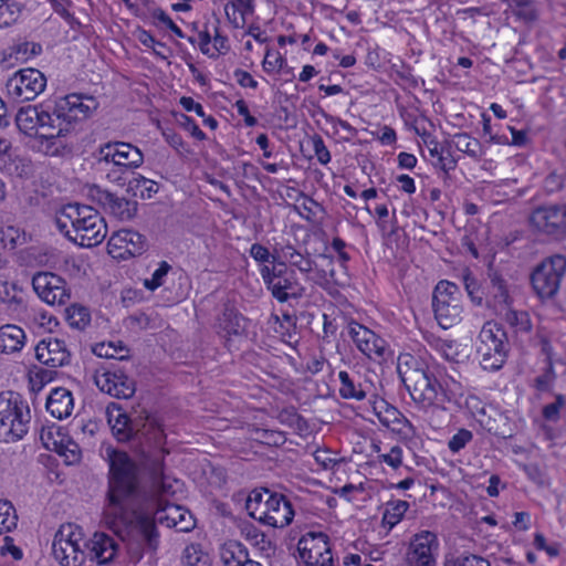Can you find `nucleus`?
<instances>
[{"instance_id":"nucleus-1","label":"nucleus","mask_w":566,"mask_h":566,"mask_svg":"<svg viewBox=\"0 0 566 566\" xmlns=\"http://www.w3.org/2000/svg\"><path fill=\"white\" fill-rule=\"evenodd\" d=\"M108 474L106 504L103 511L105 524L118 531L129 522L134 500L140 493L138 464L124 451L107 449Z\"/></svg>"},{"instance_id":"nucleus-2","label":"nucleus","mask_w":566,"mask_h":566,"mask_svg":"<svg viewBox=\"0 0 566 566\" xmlns=\"http://www.w3.org/2000/svg\"><path fill=\"white\" fill-rule=\"evenodd\" d=\"M143 465L150 478L151 491L155 495V521L166 527L175 528L177 532H190L193 530L196 520L189 510L159 499L160 495L168 493L171 488L165 482L164 450L160 449L156 454L145 457Z\"/></svg>"},{"instance_id":"nucleus-3","label":"nucleus","mask_w":566,"mask_h":566,"mask_svg":"<svg viewBox=\"0 0 566 566\" xmlns=\"http://www.w3.org/2000/svg\"><path fill=\"white\" fill-rule=\"evenodd\" d=\"M397 371L415 402L423 406L434 403L441 385L426 361L410 354H401Z\"/></svg>"},{"instance_id":"nucleus-4","label":"nucleus","mask_w":566,"mask_h":566,"mask_svg":"<svg viewBox=\"0 0 566 566\" xmlns=\"http://www.w3.org/2000/svg\"><path fill=\"white\" fill-rule=\"evenodd\" d=\"M111 406L107 408L109 410ZM108 422L116 439L120 442H135L142 447L144 454L149 453L153 448H160L165 442L163 429L147 418H129L118 412L116 418L108 411Z\"/></svg>"},{"instance_id":"nucleus-5","label":"nucleus","mask_w":566,"mask_h":566,"mask_svg":"<svg viewBox=\"0 0 566 566\" xmlns=\"http://www.w3.org/2000/svg\"><path fill=\"white\" fill-rule=\"evenodd\" d=\"M31 420L28 403L14 391L0 394V441L14 442L22 439Z\"/></svg>"},{"instance_id":"nucleus-6","label":"nucleus","mask_w":566,"mask_h":566,"mask_svg":"<svg viewBox=\"0 0 566 566\" xmlns=\"http://www.w3.org/2000/svg\"><path fill=\"white\" fill-rule=\"evenodd\" d=\"M566 274V258L554 254L545 258L531 273V284L542 301L555 298Z\"/></svg>"},{"instance_id":"nucleus-7","label":"nucleus","mask_w":566,"mask_h":566,"mask_svg":"<svg viewBox=\"0 0 566 566\" xmlns=\"http://www.w3.org/2000/svg\"><path fill=\"white\" fill-rule=\"evenodd\" d=\"M509 343L503 327L494 322H486L479 334L478 353L484 369L497 370L506 360Z\"/></svg>"},{"instance_id":"nucleus-8","label":"nucleus","mask_w":566,"mask_h":566,"mask_svg":"<svg viewBox=\"0 0 566 566\" xmlns=\"http://www.w3.org/2000/svg\"><path fill=\"white\" fill-rule=\"evenodd\" d=\"M528 221L536 231L563 239L566 237V203L538 206L531 212Z\"/></svg>"},{"instance_id":"nucleus-9","label":"nucleus","mask_w":566,"mask_h":566,"mask_svg":"<svg viewBox=\"0 0 566 566\" xmlns=\"http://www.w3.org/2000/svg\"><path fill=\"white\" fill-rule=\"evenodd\" d=\"M82 220L72 230L70 240L83 248L96 247L106 238L107 226L103 217L93 209L87 207L82 211Z\"/></svg>"},{"instance_id":"nucleus-10","label":"nucleus","mask_w":566,"mask_h":566,"mask_svg":"<svg viewBox=\"0 0 566 566\" xmlns=\"http://www.w3.org/2000/svg\"><path fill=\"white\" fill-rule=\"evenodd\" d=\"M32 286L38 296L50 305H65L71 297V290L66 281L52 272L34 274Z\"/></svg>"},{"instance_id":"nucleus-11","label":"nucleus","mask_w":566,"mask_h":566,"mask_svg":"<svg viewBox=\"0 0 566 566\" xmlns=\"http://www.w3.org/2000/svg\"><path fill=\"white\" fill-rule=\"evenodd\" d=\"M90 196L92 200L106 213L120 221H129L137 214L138 203L136 200L119 197L116 193L98 186H93L91 188Z\"/></svg>"},{"instance_id":"nucleus-12","label":"nucleus","mask_w":566,"mask_h":566,"mask_svg":"<svg viewBox=\"0 0 566 566\" xmlns=\"http://www.w3.org/2000/svg\"><path fill=\"white\" fill-rule=\"evenodd\" d=\"M300 557L307 566H331L333 556L328 536L322 532H308L297 543Z\"/></svg>"},{"instance_id":"nucleus-13","label":"nucleus","mask_w":566,"mask_h":566,"mask_svg":"<svg viewBox=\"0 0 566 566\" xmlns=\"http://www.w3.org/2000/svg\"><path fill=\"white\" fill-rule=\"evenodd\" d=\"M80 533L72 531V526H62L54 536L52 552L54 558L62 566H81L85 554L78 545Z\"/></svg>"},{"instance_id":"nucleus-14","label":"nucleus","mask_w":566,"mask_h":566,"mask_svg":"<svg viewBox=\"0 0 566 566\" xmlns=\"http://www.w3.org/2000/svg\"><path fill=\"white\" fill-rule=\"evenodd\" d=\"M46 80L36 69H24L17 72L7 82L10 95L21 101H32L45 88Z\"/></svg>"},{"instance_id":"nucleus-15","label":"nucleus","mask_w":566,"mask_h":566,"mask_svg":"<svg viewBox=\"0 0 566 566\" xmlns=\"http://www.w3.org/2000/svg\"><path fill=\"white\" fill-rule=\"evenodd\" d=\"M94 382L101 391L117 399H129L136 391L135 380L119 368L97 371L94 375Z\"/></svg>"},{"instance_id":"nucleus-16","label":"nucleus","mask_w":566,"mask_h":566,"mask_svg":"<svg viewBox=\"0 0 566 566\" xmlns=\"http://www.w3.org/2000/svg\"><path fill=\"white\" fill-rule=\"evenodd\" d=\"M438 547V539L434 533L421 531L415 534L409 543L403 566H436L432 554Z\"/></svg>"},{"instance_id":"nucleus-17","label":"nucleus","mask_w":566,"mask_h":566,"mask_svg":"<svg viewBox=\"0 0 566 566\" xmlns=\"http://www.w3.org/2000/svg\"><path fill=\"white\" fill-rule=\"evenodd\" d=\"M294 517L291 502L283 495H269L266 503L256 512V520L272 527L287 526Z\"/></svg>"},{"instance_id":"nucleus-18","label":"nucleus","mask_w":566,"mask_h":566,"mask_svg":"<svg viewBox=\"0 0 566 566\" xmlns=\"http://www.w3.org/2000/svg\"><path fill=\"white\" fill-rule=\"evenodd\" d=\"M57 104L59 112H62L70 129L74 123L91 117L98 107L95 97L75 93L66 95Z\"/></svg>"},{"instance_id":"nucleus-19","label":"nucleus","mask_w":566,"mask_h":566,"mask_svg":"<svg viewBox=\"0 0 566 566\" xmlns=\"http://www.w3.org/2000/svg\"><path fill=\"white\" fill-rule=\"evenodd\" d=\"M35 357L41 364L57 368L70 364L71 353L63 339L49 337L35 346Z\"/></svg>"},{"instance_id":"nucleus-20","label":"nucleus","mask_w":566,"mask_h":566,"mask_svg":"<svg viewBox=\"0 0 566 566\" xmlns=\"http://www.w3.org/2000/svg\"><path fill=\"white\" fill-rule=\"evenodd\" d=\"M277 275L269 290L272 296L280 303L286 302L289 298H298L303 289L300 286L296 274L293 270H289L284 262L279 263Z\"/></svg>"},{"instance_id":"nucleus-21","label":"nucleus","mask_w":566,"mask_h":566,"mask_svg":"<svg viewBox=\"0 0 566 566\" xmlns=\"http://www.w3.org/2000/svg\"><path fill=\"white\" fill-rule=\"evenodd\" d=\"M373 410L379 422L391 431L403 433L405 429L408 428L412 433L415 432L413 426L402 412L385 399H375L373 401Z\"/></svg>"},{"instance_id":"nucleus-22","label":"nucleus","mask_w":566,"mask_h":566,"mask_svg":"<svg viewBox=\"0 0 566 566\" xmlns=\"http://www.w3.org/2000/svg\"><path fill=\"white\" fill-rule=\"evenodd\" d=\"M69 132V124L62 116V112H59L57 103L52 112L41 105L38 137L49 140L64 136Z\"/></svg>"},{"instance_id":"nucleus-23","label":"nucleus","mask_w":566,"mask_h":566,"mask_svg":"<svg viewBox=\"0 0 566 566\" xmlns=\"http://www.w3.org/2000/svg\"><path fill=\"white\" fill-rule=\"evenodd\" d=\"M432 307L438 324L447 329L455 325L461 319L462 308L459 298H448L444 296L432 297Z\"/></svg>"},{"instance_id":"nucleus-24","label":"nucleus","mask_w":566,"mask_h":566,"mask_svg":"<svg viewBox=\"0 0 566 566\" xmlns=\"http://www.w3.org/2000/svg\"><path fill=\"white\" fill-rule=\"evenodd\" d=\"M117 543L115 539L105 533H95L87 543L91 559L97 564H108L112 562L117 552Z\"/></svg>"},{"instance_id":"nucleus-25","label":"nucleus","mask_w":566,"mask_h":566,"mask_svg":"<svg viewBox=\"0 0 566 566\" xmlns=\"http://www.w3.org/2000/svg\"><path fill=\"white\" fill-rule=\"evenodd\" d=\"M511 301L505 280L497 273L490 274L485 305L497 312L510 307Z\"/></svg>"},{"instance_id":"nucleus-26","label":"nucleus","mask_w":566,"mask_h":566,"mask_svg":"<svg viewBox=\"0 0 566 566\" xmlns=\"http://www.w3.org/2000/svg\"><path fill=\"white\" fill-rule=\"evenodd\" d=\"M72 392L65 388H54L46 399V410L56 419L69 417L73 410Z\"/></svg>"},{"instance_id":"nucleus-27","label":"nucleus","mask_w":566,"mask_h":566,"mask_svg":"<svg viewBox=\"0 0 566 566\" xmlns=\"http://www.w3.org/2000/svg\"><path fill=\"white\" fill-rule=\"evenodd\" d=\"M88 206L78 203H69L63 206L55 216V223L60 232H62L69 240L72 235V230L83 219L82 211L87 209Z\"/></svg>"},{"instance_id":"nucleus-28","label":"nucleus","mask_w":566,"mask_h":566,"mask_svg":"<svg viewBox=\"0 0 566 566\" xmlns=\"http://www.w3.org/2000/svg\"><path fill=\"white\" fill-rule=\"evenodd\" d=\"M25 340L24 331L14 324H6L0 327V352L4 354L18 353Z\"/></svg>"},{"instance_id":"nucleus-29","label":"nucleus","mask_w":566,"mask_h":566,"mask_svg":"<svg viewBox=\"0 0 566 566\" xmlns=\"http://www.w3.org/2000/svg\"><path fill=\"white\" fill-rule=\"evenodd\" d=\"M41 105L22 106L15 115V124L21 133L27 136H38Z\"/></svg>"},{"instance_id":"nucleus-30","label":"nucleus","mask_w":566,"mask_h":566,"mask_svg":"<svg viewBox=\"0 0 566 566\" xmlns=\"http://www.w3.org/2000/svg\"><path fill=\"white\" fill-rule=\"evenodd\" d=\"M117 167H124L127 169H135L143 165L144 155L136 146L124 143L115 142Z\"/></svg>"},{"instance_id":"nucleus-31","label":"nucleus","mask_w":566,"mask_h":566,"mask_svg":"<svg viewBox=\"0 0 566 566\" xmlns=\"http://www.w3.org/2000/svg\"><path fill=\"white\" fill-rule=\"evenodd\" d=\"M220 558L224 566H241L250 559L247 547L237 541H228L220 547Z\"/></svg>"},{"instance_id":"nucleus-32","label":"nucleus","mask_w":566,"mask_h":566,"mask_svg":"<svg viewBox=\"0 0 566 566\" xmlns=\"http://www.w3.org/2000/svg\"><path fill=\"white\" fill-rule=\"evenodd\" d=\"M244 317L231 305L226 304L219 317L220 327L229 335H240L244 331Z\"/></svg>"},{"instance_id":"nucleus-33","label":"nucleus","mask_w":566,"mask_h":566,"mask_svg":"<svg viewBox=\"0 0 566 566\" xmlns=\"http://www.w3.org/2000/svg\"><path fill=\"white\" fill-rule=\"evenodd\" d=\"M154 516L142 515L137 520V527L148 551L156 552L159 545V533Z\"/></svg>"},{"instance_id":"nucleus-34","label":"nucleus","mask_w":566,"mask_h":566,"mask_svg":"<svg viewBox=\"0 0 566 566\" xmlns=\"http://www.w3.org/2000/svg\"><path fill=\"white\" fill-rule=\"evenodd\" d=\"M159 190V185L143 176L132 178L127 184V193L142 199H151Z\"/></svg>"},{"instance_id":"nucleus-35","label":"nucleus","mask_w":566,"mask_h":566,"mask_svg":"<svg viewBox=\"0 0 566 566\" xmlns=\"http://www.w3.org/2000/svg\"><path fill=\"white\" fill-rule=\"evenodd\" d=\"M338 378L340 380L339 395L344 399L363 400L367 392L360 382L349 376L347 371H339Z\"/></svg>"},{"instance_id":"nucleus-36","label":"nucleus","mask_w":566,"mask_h":566,"mask_svg":"<svg viewBox=\"0 0 566 566\" xmlns=\"http://www.w3.org/2000/svg\"><path fill=\"white\" fill-rule=\"evenodd\" d=\"M512 9L513 13L526 23L537 20L538 11L534 0H503Z\"/></svg>"},{"instance_id":"nucleus-37","label":"nucleus","mask_w":566,"mask_h":566,"mask_svg":"<svg viewBox=\"0 0 566 566\" xmlns=\"http://www.w3.org/2000/svg\"><path fill=\"white\" fill-rule=\"evenodd\" d=\"M408 509L409 503L407 501L398 500L388 502L382 515V524L391 530L401 521Z\"/></svg>"},{"instance_id":"nucleus-38","label":"nucleus","mask_w":566,"mask_h":566,"mask_svg":"<svg viewBox=\"0 0 566 566\" xmlns=\"http://www.w3.org/2000/svg\"><path fill=\"white\" fill-rule=\"evenodd\" d=\"M453 144L458 150L473 158H478L481 155L480 142L465 133L454 135Z\"/></svg>"},{"instance_id":"nucleus-39","label":"nucleus","mask_w":566,"mask_h":566,"mask_svg":"<svg viewBox=\"0 0 566 566\" xmlns=\"http://www.w3.org/2000/svg\"><path fill=\"white\" fill-rule=\"evenodd\" d=\"M17 285L8 282H0V302L8 305L12 311H18L23 306V300L17 294Z\"/></svg>"},{"instance_id":"nucleus-40","label":"nucleus","mask_w":566,"mask_h":566,"mask_svg":"<svg viewBox=\"0 0 566 566\" xmlns=\"http://www.w3.org/2000/svg\"><path fill=\"white\" fill-rule=\"evenodd\" d=\"M125 234H127L125 253H128L132 256H136L143 254L146 251L147 240L143 234L130 229H125Z\"/></svg>"},{"instance_id":"nucleus-41","label":"nucleus","mask_w":566,"mask_h":566,"mask_svg":"<svg viewBox=\"0 0 566 566\" xmlns=\"http://www.w3.org/2000/svg\"><path fill=\"white\" fill-rule=\"evenodd\" d=\"M66 319L72 327L82 329L84 328L91 321V315L84 306H80L76 304L71 305L65 310Z\"/></svg>"},{"instance_id":"nucleus-42","label":"nucleus","mask_w":566,"mask_h":566,"mask_svg":"<svg viewBox=\"0 0 566 566\" xmlns=\"http://www.w3.org/2000/svg\"><path fill=\"white\" fill-rule=\"evenodd\" d=\"M181 563L184 566H209L211 565L203 555L199 545H188L182 553Z\"/></svg>"},{"instance_id":"nucleus-43","label":"nucleus","mask_w":566,"mask_h":566,"mask_svg":"<svg viewBox=\"0 0 566 566\" xmlns=\"http://www.w3.org/2000/svg\"><path fill=\"white\" fill-rule=\"evenodd\" d=\"M18 516L9 501H0V534L10 532L17 526Z\"/></svg>"},{"instance_id":"nucleus-44","label":"nucleus","mask_w":566,"mask_h":566,"mask_svg":"<svg viewBox=\"0 0 566 566\" xmlns=\"http://www.w3.org/2000/svg\"><path fill=\"white\" fill-rule=\"evenodd\" d=\"M505 321L513 327H516L520 332H530L532 328L530 315L524 311H515L506 308Z\"/></svg>"},{"instance_id":"nucleus-45","label":"nucleus","mask_w":566,"mask_h":566,"mask_svg":"<svg viewBox=\"0 0 566 566\" xmlns=\"http://www.w3.org/2000/svg\"><path fill=\"white\" fill-rule=\"evenodd\" d=\"M273 494L274 493L268 489H264L263 491H252L245 503V509L249 512V515L256 520V512L262 504L266 503L268 496Z\"/></svg>"},{"instance_id":"nucleus-46","label":"nucleus","mask_w":566,"mask_h":566,"mask_svg":"<svg viewBox=\"0 0 566 566\" xmlns=\"http://www.w3.org/2000/svg\"><path fill=\"white\" fill-rule=\"evenodd\" d=\"M170 270L171 265L166 261H161L158 269L153 273L151 277L144 280V286L149 291L157 290L164 284V279Z\"/></svg>"},{"instance_id":"nucleus-47","label":"nucleus","mask_w":566,"mask_h":566,"mask_svg":"<svg viewBox=\"0 0 566 566\" xmlns=\"http://www.w3.org/2000/svg\"><path fill=\"white\" fill-rule=\"evenodd\" d=\"M126 350L123 342L98 343L93 347V353L98 357L115 358L116 354Z\"/></svg>"},{"instance_id":"nucleus-48","label":"nucleus","mask_w":566,"mask_h":566,"mask_svg":"<svg viewBox=\"0 0 566 566\" xmlns=\"http://www.w3.org/2000/svg\"><path fill=\"white\" fill-rule=\"evenodd\" d=\"M55 451L65 458V462L67 464H73L80 461L81 459V451L78 446L73 442L69 441L66 444H63L62 442L57 444L54 442Z\"/></svg>"},{"instance_id":"nucleus-49","label":"nucleus","mask_w":566,"mask_h":566,"mask_svg":"<svg viewBox=\"0 0 566 566\" xmlns=\"http://www.w3.org/2000/svg\"><path fill=\"white\" fill-rule=\"evenodd\" d=\"M348 334L359 348L360 345L365 344L368 339L374 338V332L369 328L356 323L352 322L348 326Z\"/></svg>"},{"instance_id":"nucleus-50","label":"nucleus","mask_w":566,"mask_h":566,"mask_svg":"<svg viewBox=\"0 0 566 566\" xmlns=\"http://www.w3.org/2000/svg\"><path fill=\"white\" fill-rule=\"evenodd\" d=\"M473 439V433L468 429H460L458 432L452 436V438L448 442V448L451 452L458 453L462 450L471 440Z\"/></svg>"},{"instance_id":"nucleus-51","label":"nucleus","mask_w":566,"mask_h":566,"mask_svg":"<svg viewBox=\"0 0 566 566\" xmlns=\"http://www.w3.org/2000/svg\"><path fill=\"white\" fill-rule=\"evenodd\" d=\"M463 283L471 301L475 305L481 306L483 304V296L480 292V285L478 281L471 275V273H465L463 275Z\"/></svg>"},{"instance_id":"nucleus-52","label":"nucleus","mask_w":566,"mask_h":566,"mask_svg":"<svg viewBox=\"0 0 566 566\" xmlns=\"http://www.w3.org/2000/svg\"><path fill=\"white\" fill-rule=\"evenodd\" d=\"M17 59L27 60L30 56H35L42 52V46L35 42H22L12 48Z\"/></svg>"},{"instance_id":"nucleus-53","label":"nucleus","mask_w":566,"mask_h":566,"mask_svg":"<svg viewBox=\"0 0 566 566\" xmlns=\"http://www.w3.org/2000/svg\"><path fill=\"white\" fill-rule=\"evenodd\" d=\"M285 64V59L280 54V52L266 50L262 66L263 70L268 73L273 71H281L283 65Z\"/></svg>"},{"instance_id":"nucleus-54","label":"nucleus","mask_w":566,"mask_h":566,"mask_svg":"<svg viewBox=\"0 0 566 566\" xmlns=\"http://www.w3.org/2000/svg\"><path fill=\"white\" fill-rule=\"evenodd\" d=\"M115 142L106 143L99 146L96 158L99 164L105 163L106 165L117 166Z\"/></svg>"},{"instance_id":"nucleus-55","label":"nucleus","mask_w":566,"mask_h":566,"mask_svg":"<svg viewBox=\"0 0 566 566\" xmlns=\"http://www.w3.org/2000/svg\"><path fill=\"white\" fill-rule=\"evenodd\" d=\"M444 566H491L490 562L476 555H461L453 560H447Z\"/></svg>"},{"instance_id":"nucleus-56","label":"nucleus","mask_w":566,"mask_h":566,"mask_svg":"<svg viewBox=\"0 0 566 566\" xmlns=\"http://www.w3.org/2000/svg\"><path fill=\"white\" fill-rule=\"evenodd\" d=\"M358 349L368 357L373 355L382 357L385 353L384 340L374 334V338L368 339L363 346L360 345Z\"/></svg>"},{"instance_id":"nucleus-57","label":"nucleus","mask_w":566,"mask_h":566,"mask_svg":"<svg viewBox=\"0 0 566 566\" xmlns=\"http://www.w3.org/2000/svg\"><path fill=\"white\" fill-rule=\"evenodd\" d=\"M151 17L157 20L159 23L164 24L171 32H174L178 38H184L185 34L181 29L172 21V19L160 8H156L151 12Z\"/></svg>"},{"instance_id":"nucleus-58","label":"nucleus","mask_w":566,"mask_h":566,"mask_svg":"<svg viewBox=\"0 0 566 566\" xmlns=\"http://www.w3.org/2000/svg\"><path fill=\"white\" fill-rule=\"evenodd\" d=\"M232 8L233 14L235 11H239L242 17V24L245 22V15L252 14L254 7H253V0H233L232 2L228 3L224 8L228 18L230 19V12L229 8Z\"/></svg>"},{"instance_id":"nucleus-59","label":"nucleus","mask_w":566,"mask_h":566,"mask_svg":"<svg viewBox=\"0 0 566 566\" xmlns=\"http://www.w3.org/2000/svg\"><path fill=\"white\" fill-rule=\"evenodd\" d=\"M177 123L199 140L206 139V134L198 127L195 120L185 114L177 116Z\"/></svg>"},{"instance_id":"nucleus-60","label":"nucleus","mask_w":566,"mask_h":566,"mask_svg":"<svg viewBox=\"0 0 566 566\" xmlns=\"http://www.w3.org/2000/svg\"><path fill=\"white\" fill-rule=\"evenodd\" d=\"M564 406V396L557 395L556 400L553 403H548L543 408V417L547 421H557L559 419V410Z\"/></svg>"},{"instance_id":"nucleus-61","label":"nucleus","mask_w":566,"mask_h":566,"mask_svg":"<svg viewBox=\"0 0 566 566\" xmlns=\"http://www.w3.org/2000/svg\"><path fill=\"white\" fill-rule=\"evenodd\" d=\"M458 293H459V287L457 284L451 283L449 281H440L433 291L432 297L444 296L446 300L458 298V296H457Z\"/></svg>"},{"instance_id":"nucleus-62","label":"nucleus","mask_w":566,"mask_h":566,"mask_svg":"<svg viewBox=\"0 0 566 566\" xmlns=\"http://www.w3.org/2000/svg\"><path fill=\"white\" fill-rule=\"evenodd\" d=\"M379 462L390 465L392 469H398L402 464V450L400 447L395 446L390 449L389 453L380 454Z\"/></svg>"},{"instance_id":"nucleus-63","label":"nucleus","mask_w":566,"mask_h":566,"mask_svg":"<svg viewBox=\"0 0 566 566\" xmlns=\"http://www.w3.org/2000/svg\"><path fill=\"white\" fill-rule=\"evenodd\" d=\"M312 142H313V148H314V153L317 157V160L322 165L328 164L331 161V154H329V150L327 149V147L325 146L323 138L318 135H315L312 138Z\"/></svg>"},{"instance_id":"nucleus-64","label":"nucleus","mask_w":566,"mask_h":566,"mask_svg":"<svg viewBox=\"0 0 566 566\" xmlns=\"http://www.w3.org/2000/svg\"><path fill=\"white\" fill-rule=\"evenodd\" d=\"M525 474L538 485L545 484V474L536 463H528L523 465Z\"/></svg>"}]
</instances>
